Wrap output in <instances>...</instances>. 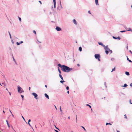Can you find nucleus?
Wrapping results in <instances>:
<instances>
[{
  "instance_id": "1",
  "label": "nucleus",
  "mask_w": 132,
  "mask_h": 132,
  "mask_svg": "<svg viewBox=\"0 0 132 132\" xmlns=\"http://www.w3.org/2000/svg\"><path fill=\"white\" fill-rule=\"evenodd\" d=\"M57 65L61 68L62 70L64 72H68L69 71H71L72 69V68H70L64 65H62L60 64H58Z\"/></svg>"
},
{
  "instance_id": "2",
  "label": "nucleus",
  "mask_w": 132,
  "mask_h": 132,
  "mask_svg": "<svg viewBox=\"0 0 132 132\" xmlns=\"http://www.w3.org/2000/svg\"><path fill=\"white\" fill-rule=\"evenodd\" d=\"M95 58L97 59L98 61H100V56L99 54H95Z\"/></svg>"
},
{
  "instance_id": "3",
  "label": "nucleus",
  "mask_w": 132,
  "mask_h": 132,
  "mask_svg": "<svg viewBox=\"0 0 132 132\" xmlns=\"http://www.w3.org/2000/svg\"><path fill=\"white\" fill-rule=\"evenodd\" d=\"M32 95H33L34 96V97L36 99H37V96L38 95L36 93H32Z\"/></svg>"
},
{
  "instance_id": "4",
  "label": "nucleus",
  "mask_w": 132,
  "mask_h": 132,
  "mask_svg": "<svg viewBox=\"0 0 132 132\" xmlns=\"http://www.w3.org/2000/svg\"><path fill=\"white\" fill-rule=\"evenodd\" d=\"M103 47H104V49H105V50H109V48L108 47V46H105L104 45V46H103Z\"/></svg>"
},
{
  "instance_id": "5",
  "label": "nucleus",
  "mask_w": 132,
  "mask_h": 132,
  "mask_svg": "<svg viewBox=\"0 0 132 132\" xmlns=\"http://www.w3.org/2000/svg\"><path fill=\"white\" fill-rule=\"evenodd\" d=\"M56 30L57 31H60L61 30V29L60 27H56Z\"/></svg>"
},
{
  "instance_id": "6",
  "label": "nucleus",
  "mask_w": 132,
  "mask_h": 132,
  "mask_svg": "<svg viewBox=\"0 0 132 132\" xmlns=\"http://www.w3.org/2000/svg\"><path fill=\"white\" fill-rule=\"evenodd\" d=\"M21 88L19 86H18V92H20L21 91Z\"/></svg>"
},
{
  "instance_id": "7",
  "label": "nucleus",
  "mask_w": 132,
  "mask_h": 132,
  "mask_svg": "<svg viewBox=\"0 0 132 132\" xmlns=\"http://www.w3.org/2000/svg\"><path fill=\"white\" fill-rule=\"evenodd\" d=\"M23 43V41H21L20 43H19L18 42H16V44L17 45H19L20 44H21L22 43Z\"/></svg>"
},
{
  "instance_id": "8",
  "label": "nucleus",
  "mask_w": 132,
  "mask_h": 132,
  "mask_svg": "<svg viewBox=\"0 0 132 132\" xmlns=\"http://www.w3.org/2000/svg\"><path fill=\"white\" fill-rule=\"evenodd\" d=\"M113 37L114 39H118V40H119L120 39V38L119 37H115L113 36Z\"/></svg>"
},
{
  "instance_id": "9",
  "label": "nucleus",
  "mask_w": 132,
  "mask_h": 132,
  "mask_svg": "<svg viewBox=\"0 0 132 132\" xmlns=\"http://www.w3.org/2000/svg\"><path fill=\"white\" fill-rule=\"evenodd\" d=\"M53 2L54 4V8H55L56 5V1L55 0H53Z\"/></svg>"
},
{
  "instance_id": "10",
  "label": "nucleus",
  "mask_w": 132,
  "mask_h": 132,
  "mask_svg": "<svg viewBox=\"0 0 132 132\" xmlns=\"http://www.w3.org/2000/svg\"><path fill=\"white\" fill-rule=\"evenodd\" d=\"M99 45H101L103 47L104 46V45L102 44V43L101 42H99L98 43Z\"/></svg>"
},
{
  "instance_id": "11",
  "label": "nucleus",
  "mask_w": 132,
  "mask_h": 132,
  "mask_svg": "<svg viewBox=\"0 0 132 132\" xmlns=\"http://www.w3.org/2000/svg\"><path fill=\"white\" fill-rule=\"evenodd\" d=\"M73 23L75 24H77V22L76 20L75 19L73 20Z\"/></svg>"
},
{
  "instance_id": "12",
  "label": "nucleus",
  "mask_w": 132,
  "mask_h": 132,
  "mask_svg": "<svg viewBox=\"0 0 132 132\" xmlns=\"http://www.w3.org/2000/svg\"><path fill=\"white\" fill-rule=\"evenodd\" d=\"M45 96L48 99H49V96L48 95H47L46 93L45 94Z\"/></svg>"
},
{
  "instance_id": "13",
  "label": "nucleus",
  "mask_w": 132,
  "mask_h": 132,
  "mask_svg": "<svg viewBox=\"0 0 132 132\" xmlns=\"http://www.w3.org/2000/svg\"><path fill=\"white\" fill-rule=\"evenodd\" d=\"M126 31H132V30H131V29L130 28H129L127 30H126Z\"/></svg>"
},
{
  "instance_id": "14",
  "label": "nucleus",
  "mask_w": 132,
  "mask_h": 132,
  "mask_svg": "<svg viewBox=\"0 0 132 132\" xmlns=\"http://www.w3.org/2000/svg\"><path fill=\"white\" fill-rule=\"evenodd\" d=\"M59 76L60 77V78H61V79L62 80H63V77H62L61 75L60 74H59Z\"/></svg>"
},
{
  "instance_id": "15",
  "label": "nucleus",
  "mask_w": 132,
  "mask_h": 132,
  "mask_svg": "<svg viewBox=\"0 0 132 132\" xmlns=\"http://www.w3.org/2000/svg\"><path fill=\"white\" fill-rule=\"evenodd\" d=\"M125 74L126 75H127L128 76H129V73L128 72H127V71L126 72Z\"/></svg>"
},
{
  "instance_id": "16",
  "label": "nucleus",
  "mask_w": 132,
  "mask_h": 132,
  "mask_svg": "<svg viewBox=\"0 0 132 132\" xmlns=\"http://www.w3.org/2000/svg\"><path fill=\"white\" fill-rule=\"evenodd\" d=\"M95 3L96 5H98V0H95Z\"/></svg>"
},
{
  "instance_id": "17",
  "label": "nucleus",
  "mask_w": 132,
  "mask_h": 132,
  "mask_svg": "<svg viewBox=\"0 0 132 132\" xmlns=\"http://www.w3.org/2000/svg\"><path fill=\"white\" fill-rule=\"evenodd\" d=\"M127 60H128L130 62H132V61L130 60L128 58V57L127 56Z\"/></svg>"
},
{
  "instance_id": "18",
  "label": "nucleus",
  "mask_w": 132,
  "mask_h": 132,
  "mask_svg": "<svg viewBox=\"0 0 132 132\" xmlns=\"http://www.w3.org/2000/svg\"><path fill=\"white\" fill-rule=\"evenodd\" d=\"M127 86V85L126 84H125L123 86H122V87H126Z\"/></svg>"
},
{
  "instance_id": "19",
  "label": "nucleus",
  "mask_w": 132,
  "mask_h": 132,
  "mask_svg": "<svg viewBox=\"0 0 132 132\" xmlns=\"http://www.w3.org/2000/svg\"><path fill=\"white\" fill-rule=\"evenodd\" d=\"M105 53L106 54H108L109 53V51L108 50H106L105 51Z\"/></svg>"
},
{
  "instance_id": "20",
  "label": "nucleus",
  "mask_w": 132,
  "mask_h": 132,
  "mask_svg": "<svg viewBox=\"0 0 132 132\" xmlns=\"http://www.w3.org/2000/svg\"><path fill=\"white\" fill-rule=\"evenodd\" d=\"M115 67H114V68L112 69V70L111 71V72H112L113 71H115Z\"/></svg>"
},
{
  "instance_id": "21",
  "label": "nucleus",
  "mask_w": 132,
  "mask_h": 132,
  "mask_svg": "<svg viewBox=\"0 0 132 132\" xmlns=\"http://www.w3.org/2000/svg\"><path fill=\"white\" fill-rule=\"evenodd\" d=\"M79 50L80 51H82V48L81 47H80L79 48Z\"/></svg>"
},
{
  "instance_id": "22",
  "label": "nucleus",
  "mask_w": 132,
  "mask_h": 132,
  "mask_svg": "<svg viewBox=\"0 0 132 132\" xmlns=\"http://www.w3.org/2000/svg\"><path fill=\"white\" fill-rule=\"evenodd\" d=\"M6 122L7 123V125L8 126H9V127H10V126H9V123H8V121L7 120H6Z\"/></svg>"
},
{
  "instance_id": "23",
  "label": "nucleus",
  "mask_w": 132,
  "mask_h": 132,
  "mask_svg": "<svg viewBox=\"0 0 132 132\" xmlns=\"http://www.w3.org/2000/svg\"><path fill=\"white\" fill-rule=\"evenodd\" d=\"M58 70L59 72V73H60V74H61V72L60 70L59 69V67H58Z\"/></svg>"
},
{
  "instance_id": "24",
  "label": "nucleus",
  "mask_w": 132,
  "mask_h": 132,
  "mask_svg": "<svg viewBox=\"0 0 132 132\" xmlns=\"http://www.w3.org/2000/svg\"><path fill=\"white\" fill-rule=\"evenodd\" d=\"M109 52L111 53H112V51L111 50H110V49H109V50H108Z\"/></svg>"
},
{
  "instance_id": "25",
  "label": "nucleus",
  "mask_w": 132,
  "mask_h": 132,
  "mask_svg": "<svg viewBox=\"0 0 132 132\" xmlns=\"http://www.w3.org/2000/svg\"><path fill=\"white\" fill-rule=\"evenodd\" d=\"M111 125V123H106V125Z\"/></svg>"
},
{
  "instance_id": "26",
  "label": "nucleus",
  "mask_w": 132,
  "mask_h": 132,
  "mask_svg": "<svg viewBox=\"0 0 132 132\" xmlns=\"http://www.w3.org/2000/svg\"><path fill=\"white\" fill-rule=\"evenodd\" d=\"M86 105L87 106H89V108H90L91 109V106H90V105H89V104H86Z\"/></svg>"
},
{
  "instance_id": "27",
  "label": "nucleus",
  "mask_w": 132,
  "mask_h": 132,
  "mask_svg": "<svg viewBox=\"0 0 132 132\" xmlns=\"http://www.w3.org/2000/svg\"><path fill=\"white\" fill-rule=\"evenodd\" d=\"M24 92V91L23 90H21L20 93H21L22 92Z\"/></svg>"
},
{
  "instance_id": "28",
  "label": "nucleus",
  "mask_w": 132,
  "mask_h": 132,
  "mask_svg": "<svg viewBox=\"0 0 132 132\" xmlns=\"http://www.w3.org/2000/svg\"><path fill=\"white\" fill-rule=\"evenodd\" d=\"M124 116H125V118L126 119H127V117L126 116V114H125L124 115Z\"/></svg>"
},
{
  "instance_id": "29",
  "label": "nucleus",
  "mask_w": 132,
  "mask_h": 132,
  "mask_svg": "<svg viewBox=\"0 0 132 132\" xmlns=\"http://www.w3.org/2000/svg\"><path fill=\"white\" fill-rule=\"evenodd\" d=\"M60 82L62 83H63L64 82H65V81H64L61 80Z\"/></svg>"
},
{
  "instance_id": "30",
  "label": "nucleus",
  "mask_w": 132,
  "mask_h": 132,
  "mask_svg": "<svg viewBox=\"0 0 132 132\" xmlns=\"http://www.w3.org/2000/svg\"><path fill=\"white\" fill-rule=\"evenodd\" d=\"M126 31H126H125V30H123V31H120V32H124L125 31Z\"/></svg>"
},
{
  "instance_id": "31",
  "label": "nucleus",
  "mask_w": 132,
  "mask_h": 132,
  "mask_svg": "<svg viewBox=\"0 0 132 132\" xmlns=\"http://www.w3.org/2000/svg\"><path fill=\"white\" fill-rule=\"evenodd\" d=\"M129 102L130 104H132V103L131 102V100H129Z\"/></svg>"
},
{
  "instance_id": "32",
  "label": "nucleus",
  "mask_w": 132,
  "mask_h": 132,
  "mask_svg": "<svg viewBox=\"0 0 132 132\" xmlns=\"http://www.w3.org/2000/svg\"><path fill=\"white\" fill-rule=\"evenodd\" d=\"M21 96L22 97V100H23V97H24L23 96L21 95Z\"/></svg>"
},
{
  "instance_id": "33",
  "label": "nucleus",
  "mask_w": 132,
  "mask_h": 132,
  "mask_svg": "<svg viewBox=\"0 0 132 132\" xmlns=\"http://www.w3.org/2000/svg\"><path fill=\"white\" fill-rule=\"evenodd\" d=\"M33 32L36 35V31L35 30H34Z\"/></svg>"
},
{
  "instance_id": "34",
  "label": "nucleus",
  "mask_w": 132,
  "mask_h": 132,
  "mask_svg": "<svg viewBox=\"0 0 132 132\" xmlns=\"http://www.w3.org/2000/svg\"><path fill=\"white\" fill-rule=\"evenodd\" d=\"M66 89H67V90H68L69 89V87L68 86H67V87H66Z\"/></svg>"
},
{
  "instance_id": "35",
  "label": "nucleus",
  "mask_w": 132,
  "mask_h": 132,
  "mask_svg": "<svg viewBox=\"0 0 132 132\" xmlns=\"http://www.w3.org/2000/svg\"><path fill=\"white\" fill-rule=\"evenodd\" d=\"M82 127L85 130H86L85 128L84 127H83V126H82Z\"/></svg>"
},
{
  "instance_id": "36",
  "label": "nucleus",
  "mask_w": 132,
  "mask_h": 132,
  "mask_svg": "<svg viewBox=\"0 0 132 132\" xmlns=\"http://www.w3.org/2000/svg\"><path fill=\"white\" fill-rule=\"evenodd\" d=\"M19 19L20 20V21H21V18L19 17Z\"/></svg>"
},
{
  "instance_id": "37",
  "label": "nucleus",
  "mask_w": 132,
  "mask_h": 132,
  "mask_svg": "<svg viewBox=\"0 0 132 132\" xmlns=\"http://www.w3.org/2000/svg\"><path fill=\"white\" fill-rule=\"evenodd\" d=\"M60 111L61 112H62V110L61 109V106L60 107Z\"/></svg>"
},
{
  "instance_id": "38",
  "label": "nucleus",
  "mask_w": 132,
  "mask_h": 132,
  "mask_svg": "<svg viewBox=\"0 0 132 132\" xmlns=\"http://www.w3.org/2000/svg\"><path fill=\"white\" fill-rule=\"evenodd\" d=\"M9 111H10V113H11V114L12 115V113L11 112V111L10 110H9Z\"/></svg>"
},
{
  "instance_id": "39",
  "label": "nucleus",
  "mask_w": 132,
  "mask_h": 132,
  "mask_svg": "<svg viewBox=\"0 0 132 132\" xmlns=\"http://www.w3.org/2000/svg\"><path fill=\"white\" fill-rule=\"evenodd\" d=\"M9 35H10V37L11 38V34H10V32H9Z\"/></svg>"
},
{
  "instance_id": "40",
  "label": "nucleus",
  "mask_w": 132,
  "mask_h": 132,
  "mask_svg": "<svg viewBox=\"0 0 132 132\" xmlns=\"http://www.w3.org/2000/svg\"><path fill=\"white\" fill-rule=\"evenodd\" d=\"M39 2L41 4H42V2H41L40 1H39Z\"/></svg>"
},
{
  "instance_id": "41",
  "label": "nucleus",
  "mask_w": 132,
  "mask_h": 132,
  "mask_svg": "<svg viewBox=\"0 0 132 132\" xmlns=\"http://www.w3.org/2000/svg\"><path fill=\"white\" fill-rule=\"evenodd\" d=\"M31 121V120L30 119H29V120H28V122H30V121Z\"/></svg>"
},
{
  "instance_id": "42",
  "label": "nucleus",
  "mask_w": 132,
  "mask_h": 132,
  "mask_svg": "<svg viewBox=\"0 0 132 132\" xmlns=\"http://www.w3.org/2000/svg\"><path fill=\"white\" fill-rule=\"evenodd\" d=\"M88 13H89L90 14H91V13L90 12V11H88Z\"/></svg>"
},
{
  "instance_id": "43",
  "label": "nucleus",
  "mask_w": 132,
  "mask_h": 132,
  "mask_svg": "<svg viewBox=\"0 0 132 132\" xmlns=\"http://www.w3.org/2000/svg\"><path fill=\"white\" fill-rule=\"evenodd\" d=\"M28 124L30 126H31V125H30V124L29 123V122H28Z\"/></svg>"
},
{
  "instance_id": "44",
  "label": "nucleus",
  "mask_w": 132,
  "mask_h": 132,
  "mask_svg": "<svg viewBox=\"0 0 132 132\" xmlns=\"http://www.w3.org/2000/svg\"><path fill=\"white\" fill-rule=\"evenodd\" d=\"M55 131L56 132H59L58 131L56 130H55Z\"/></svg>"
},
{
  "instance_id": "45",
  "label": "nucleus",
  "mask_w": 132,
  "mask_h": 132,
  "mask_svg": "<svg viewBox=\"0 0 132 132\" xmlns=\"http://www.w3.org/2000/svg\"><path fill=\"white\" fill-rule=\"evenodd\" d=\"M45 87L46 88H47V85H45Z\"/></svg>"
},
{
  "instance_id": "46",
  "label": "nucleus",
  "mask_w": 132,
  "mask_h": 132,
  "mask_svg": "<svg viewBox=\"0 0 132 132\" xmlns=\"http://www.w3.org/2000/svg\"><path fill=\"white\" fill-rule=\"evenodd\" d=\"M130 86H132V83H131V84H130Z\"/></svg>"
},
{
  "instance_id": "47",
  "label": "nucleus",
  "mask_w": 132,
  "mask_h": 132,
  "mask_svg": "<svg viewBox=\"0 0 132 132\" xmlns=\"http://www.w3.org/2000/svg\"><path fill=\"white\" fill-rule=\"evenodd\" d=\"M129 51L131 53V54H132V52H131V51L130 50V51Z\"/></svg>"
},
{
  "instance_id": "48",
  "label": "nucleus",
  "mask_w": 132,
  "mask_h": 132,
  "mask_svg": "<svg viewBox=\"0 0 132 132\" xmlns=\"http://www.w3.org/2000/svg\"><path fill=\"white\" fill-rule=\"evenodd\" d=\"M77 65H78V66H80V65H79V64H77Z\"/></svg>"
},
{
  "instance_id": "49",
  "label": "nucleus",
  "mask_w": 132,
  "mask_h": 132,
  "mask_svg": "<svg viewBox=\"0 0 132 132\" xmlns=\"http://www.w3.org/2000/svg\"><path fill=\"white\" fill-rule=\"evenodd\" d=\"M54 106H55V108L56 109V110H57V108H56V106H55V105H54Z\"/></svg>"
},
{
  "instance_id": "50",
  "label": "nucleus",
  "mask_w": 132,
  "mask_h": 132,
  "mask_svg": "<svg viewBox=\"0 0 132 132\" xmlns=\"http://www.w3.org/2000/svg\"><path fill=\"white\" fill-rule=\"evenodd\" d=\"M29 90H30V87H29Z\"/></svg>"
},
{
  "instance_id": "51",
  "label": "nucleus",
  "mask_w": 132,
  "mask_h": 132,
  "mask_svg": "<svg viewBox=\"0 0 132 132\" xmlns=\"http://www.w3.org/2000/svg\"><path fill=\"white\" fill-rule=\"evenodd\" d=\"M22 117L23 118V119L24 120V119L22 116Z\"/></svg>"
},
{
  "instance_id": "52",
  "label": "nucleus",
  "mask_w": 132,
  "mask_h": 132,
  "mask_svg": "<svg viewBox=\"0 0 132 132\" xmlns=\"http://www.w3.org/2000/svg\"><path fill=\"white\" fill-rule=\"evenodd\" d=\"M9 93L10 95H11V93L10 92H9Z\"/></svg>"
},
{
  "instance_id": "53",
  "label": "nucleus",
  "mask_w": 132,
  "mask_h": 132,
  "mask_svg": "<svg viewBox=\"0 0 132 132\" xmlns=\"http://www.w3.org/2000/svg\"><path fill=\"white\" fill-rule=\"evenodd\" d=\"M67 93L69 94V91H67Z\"/></svg>"
},
{
  "instance_id": "54",
  "label": "nucleus",
  "mask_w": 132,
  "mask_h": 132,
  "mask_svg": "<svg viewBox=\"0 0 132 132\" xmlns=\"http://www.w3.org/2000/svg\"><path fill=\"white\" fill-rule=\"evenodd\" d=\"M76 120H77V115L76 116Z\"/></svg>"
},
{
  "instance_id": "55",
  "label": "nucleus",
  "mask_w": 132,
  "mask_h": 132,
  "mask_svg": "<svg viewBox=\"0 0 132 132\" xmlns=\"http://www.w3.org/2000/svg\"><path fill=\"white\" fill-rule=\"evenodd\" d=\"M117 132H120L118 130H117Z\"/></svg>"
},
{
  "instance_id": "56",
  "label": "nucleus",
  "mask_w": 132,
  "mask_h": 132,
  "mask_svg": "<svg viewBox=\"0 0 132 132\" xmlns=\"http://www.w3.org/2000/svg\"><path fill=\"white\" fill-rule=\"evenodd\" d=\"M68 119H70V117H69H69H68Z\"/></svg>"
},
{
  "instance_id": "57",
  "label": "nucleus",
  "mask_w": 132,
  "mask_h": 132,
  "mask_svg": "<svg viewBox=\"0 0 132 132\" xmlns=\"http://www.w3.org/2000/svg\"><path fill=\"white\" fill-rule=\"evenodd\" d=\"M6 89L7 90V91H8V89H7V88H6Z\"/></svg>"
},
{
  "instance_id": "58",
  "label": "nucleus",
  "mask_w": 132,
  "mask_h": 132,
  "mask_svg": "<svg viewBox=\"0 0 132 132\" xmlns=\"http://www.w3.org/2000/svg\"><path fill=\"white\" fill-rule=\"evenodd\" d=\"M56 128L57 129H58L59 130V129L58 128Z\"/></svg>"
},
{
  "instance_id": "59",
  "label": "nucleus",
  "mask_w": 132,
  "mask_h": 132,
  "mask_svg": "<svg viewBox=\"0 0 132 132\" xmlns=\"http://www.w3.org/2000/svg\"><path fill=\"white\" fill-rule=\"evenodd\" d=\"M3 112L4 113L5 112L4 111H3Z\"/></svg>"
},
{
  "instance_id": "60",
  "label": "nucleus",
  "mask_w": 132,
  "mask_h": 132,
  "mask_svg": "<svg viewBox=\"0 0 132 132\" xmlns=\"http://www.w3.org/2000/svg\"><path fill=\"white\" fill-rule=\"evenodd\" d=\"M12 116H13V117H14V116H13V114H12Z\"/></svg>"
},
{
  "instance_id": "61",
  "label": "nucleus",
  "mask_w": 132,
  "mask_h": 132,
  "mask_svg": "<svg viewBox=\"0 0 132 132\" xmlns=\"http://www.w3.org/2000/svg\"><path fill=\"white\" fill-rule=\"evenodd\" d=\"M0 84L1 85V86H2L1 85V83H0Z\"/></svg>"
},
{
  "instance_id": "62",
  "label": "nucleus",
  "mask_w": 132,
  "mask_h": 132,
  "mask_svg": "<svg viewBox=\"0 0 132 132\" xmlns=\"http://www.w3.org/2000/svg\"><path fill=\"white\" fill-rule=\"evenodd\" d=\"M13 58V60H14V59Z\"/></svg>"
},
{
  "instance_id": "63",
  "label": "nucleus",
  "mask_w": 132,
  "mask_h": 132,
  "mask_svg": "<svg viewBox=\"0 0 132 132\" xmlns=\"http://www.w3.org/2000/svg\"><path fill=\"white\" fill-rule=\"evenodd\" d=\"M111 60H113V59H112Z\"/></svg>"
},
{
  "instance_id": "64",
  "label": "nucleus",
  "mask_w": 132,
  "mask_h": 132,
  "mask_svg": "<svg viewBox=\"0 0 132 132\" xmlns=\"http://www.w3.org/2000/svg\"><path fill=\"white\" fill-rule=\"evenodd\" d=\"M131 8H132V5L131 6Z\"/></svg>"
}]
</instances>
